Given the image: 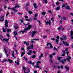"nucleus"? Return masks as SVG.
I'll return each instance as SVG.
<instances>
[{
	"mask_svg": "<svg viewBox=\"0 0 73 73\" xmlns=\"http://www.w3.org/2000/svg\"><path fill=\"white\" fill-rule=\"evenodd\" d=\"M30 47H31V49H33V44L31 45Z\"/></svg>",
	"mask_w": 73,
	"mask_h": 73,
	"instance_id": "39",
	"label": "nucleus"
},
{
	"mask_svg": "<svg viewBox=\"0 0 73 73\" xmlns=\"http://www.w3.org/2000/svg\"><path fill=\"white\" fill-rule=\"evenodd\" d=\"M12 56L13 57H14V58H15V55H14V54H13L12 55Z\"/></svg>",
	"mask_w": 73,
	"mask_h": 73,
	"instance_id": "59",
	"label": "nucleus"
},
{
	"mask_svg": "<svg viewBox=\"0 0 73 73\" xmlns=\"http://www.w3.org/2000/svg\"><path fill=\"white\" fill-rule=\"evenodd\" d=\"M49 45H50V47H47V48H48V49H50V48H53V46L52 45V43H51L48 42L46 44V46H48Z\"/></svg>",
	"mask_w": 73,
	"mask_h": 73,
	"instance_id": "6",
	"label": "nucleus"
},
{
	"mask_svg": "<svg viewBox=\"0 0 73 73\" xmlns=\"http://www.w3.org/2000/svg\"><path fill=\"white\" fill-rule=\"evenodd\" d=\"M66 53L68 56V58H66V59L67 60H68V61H70V59H71V57H70V56H69L68 55V54H69V51H67Z\"/></svg>",
	"mask_w": 73,
	"mask_h": 73,
	"instance_id": "5",
	"label": "nucleus"
},
{
	"mask_svg": "<svg viewBox=\"0 0 73 73\" xmlns=\"http://www.w3.org/2000/svg\"><path fill=\"white\" fill-rule=\"evenodd\" d=\"M50 61L51 62L52 64L53 63V62H52V59H50Z\"/></svg>",
	"mask_w": 73,
	"mask_h": 73,
	"instance_id": "58",
	"label": "nucleus"
},
{
	"mask_svg": "<svg viewBox=\"0 0 73 73\" xmlns=\"http://www.w3.org/2000/svg\"><path fill=\"white\" fill-rule=\"evenodd\" d=\"M14 28L15 29H18V28H19L17 27H14Z\"/></svg>",
	"mask_w": 73,
	"mask_h": 73,
	"instance_id": "43",
	"label": "nucleus"
},
{
	"mask_svg": "<svg viewBox=\"0 0 73 73\" xmlns=\"http://www.w3.org/2000/svg\"><path fill=\"white\" fill-rule=\"evenodd\" d=\"M29 13V14L30 15H31V14H32V11H29L28 12Z\"/></svg>",
	"mask_w": 73,
	"mask_h": 73,
	"instance_id": "31",
	"label": "nucleus"
},
{
	"mask_svg": "<svg viewBox=\"0 0 73 73\" xmlns=\"http://www.w3.org/2000/svg\"><path fill=\"white\" fill-rule=\"evenodd\" d=\"M43 1H44L45 3L46 4H47V3H48V2L47 1V0H43Z\"/></svg>",
	"mask_w": 73,
	"mask_h": 73,
	"instance_id": "33",
	"label": "nucleus"
},
{
	"mask_svg": "<svg viewBox=\"0 0 73 73\" xmlns=\"http://www.w3.org/2000/svg\"><path fill=\"white\" fill-rule=\"evenodd\" d=\"M3 62H5V61H7V59H3Z\"/></svg>",
	"mask_w": 73,
	"mask_h": 73,
	"instance_id": "38",
	"label": "nucleus"
},
{
	"mask_svg": "<svg viewBox=\"0 0 73 73\" xmlns=\"http://www.w3.org/2000/svg\"><path fill=\"white\" fill-rule=\"evenodd\" d=\"M53 55L52 54H51L49 55V57L50 58H52L53 57V56H52Z\"/></svg>",
	"mask_w": 73,
	"mask_h": 73,
	"instance_id": "41",
	"label": "nucleus"
},
{
	"mask_svg": "<svg viewBox=\"0 0 73 73\" xmlns=\"http://www.w3.org/2000/svg\"><path fill=\"white\" fill-rule=\"evenodd\" d=\"M34 73H37V71H36V70H35V71H34Z\"/></svg>",
	"mask_w": 73,
	"mask_h": 73,
	"instance_id": "64",
	"label": "nucleus"
},
{
	"mask_svg": "<svg viewBox=\"0 0 73 73\" xmlns=\"http://www.w3.org/2000/svg\"><path fill=\"white\" fill-rule=\"evenodd\" d=\"M37 20V18H36V17H34L33 20Z\"/></svg>",
	"mask_w": 73,
	"mask_h": 73,
	"instance_id": "54",
	"label": "nucleus"
},
{
	"mask_svg": "<svg viewBox=\"0 0 73 73\" xmlns=\"http://www.w3.org/2000/svg\"><path fill=\"white\" fill-rule=\"evenodd\" d=\"M24 44H26V45H29V43L26 42V41L24 42Z\"/></svg>",
	"mask_w": 73,
	"mask_h": 73,
	"instance_id": "17",
	"label": "nucleus"
},
{
	"mask_svg": "<svg viewBox=\"0 0 73 73\" xmlns=\"http://www.w3.org/2000/svg\"><path fill=\"white\" fill-rule=\"evenodd\" d=\"M31 46L27 48V49H31Z\"/></svg>",
	"mask_w": 73,
	"mask_h": 73,
	"instance_id": "47",
	"label": "nucleus"
},
{
	"mask_svg": "<svg viewBox=\"0 0 73 73\" xmlns=\"http://www.w3.org/2000/svg\"><path fill=\"white\" fill-rule=\"evenodd\" d=\"M27 54H28V55H31L32 54L31 53H30V52H27Z\"/></svg>",
	"mask_w": 73,
	"mask_h": 73,
	"instance_id": "44",
	"label": "nucleus"
},
{
	"mask_svg": "<svg viewBox=\"0 0 73 73\" xmlns=\"http://www.w3.org/2000/svg\"><path fill=\"white\" fill-rule=\"evenodd\" d=\"M66 18L65 17H63V20H66Z\"/></svg>",
	"mask_w": 73,
	"mask_h": 73,
	"instance_id": "42",
	"label": "nucleus"
},
{
	"mask_svg": "<svg viewBox=\"0 0 73 73\" xmlns=\"http://www.w3.org/2000/svg\"><path fill=\"white\" fill-rule=\"evenodd\" d=\"M25 69H26V67H23V69L24 70V72H25Z\"/></svg>",
	"mask_w": 73,
	"mask_h": 73,
	"instance_id": "34",
	"label": "nucleus"
},
{
	"mask_svg": "<svg viewBox=\"0 0 73 73\" xmlns=\"http://www.w3.org/2000/svg\"><path fill=\"white\" fill-rule=\"evenodd\" d=\"M56 5H59V4H60V3H59V2H57L56 3Z\"/></svg>",
	"mask_w": 73,
	"mask_h": 73,
	"instance_id": "36",
	"label": "nucleus"
},
{
	"mask_svg": "<svg viewBox=\"0 0 73 73\" xmlns=\"http://www.w3.org/2000/svg\"><path fill=\"white\" fill-rule=\"evenodd\" d=\"M33 5H34V7L35 8V9H36V8H37V7L36 6V4L34 3V4Z\"/></svg>",
	"mask_w": 73,
	"mask_h": 73,
	"instance_id": "20",
	"label": "nucleus"
},
{
	"mask_svg": "<svg viewBox=\"0 0 73 73\" xmlns=\"http://www.w3.org/2000/svg\"><path fill=\"white\" fill-rule=\"evenodd\" d=\"M14 37L15 38L16 40H17V37H16V36H14Z\"/></svg>",
	"mask_w": 73,
	"mask_h": 73,
	"instance_id": "50",
	"label": "nucleus"
},
{
	"mask_svg": "<svg viewBox=\"0 0 73 73\" xmlns=\"http://www.w3.org/2000/svg\"><path fill=\"white\" fill-rule=\"evenodd\" d=\"M20 64V63H19V62L17 61V64L18 65Z\"/></svg>",
	"mask_w": 73,
	"mask_h": 73,
	"instance_id": "46",
	"label": "nucleus"
},
{
	"mask_svg": "<svg viewBox=\"0 0 73 73\" xmlns=\"http://www.w3.org/2000/svg\"><path fill=\"white\" fill-rule=\"evenodd\" d=\"M70 36H71V37H70V38H71V39H73V36H72L73 35V31H70Z\"/></svg>",
	"mask_w": 73,
	"mask_h": 73,
	"instance_id": "11",
	"label": "nucleus"
},
{
	"mask_svg": "<svg viewBox=\"0 0 73 73\" xmlns=\"http://www.w3.org/2000/svg\"><path fill=\"white\" fill-rule=\"evenodd\" d=\"M0 36L1 37L0 39L2 41H6V42H8V41L9 40V39H7L6 38L3 37V36H1V35L0 34Z\"/></svg>",
	"mask_w": 73,
	"mask_h": 73,
	"instance_id": "4",
	"label": "nucleus"
},
{
	"mask_svg": "<svg viewBox=\"0 0 73 73\" xmlns=\"http://www.w3.org/2000/svg\"><path fill=\"white\" fill-rule=\"evenodd\" d=\"M61 40H66V36H62V38H60Z\"/></svg>",
	"mask_w": 73,
	"mask_h": 73,
	"instance_id": "13",
	"label": "nucleus"
},
{
	"mask_svg": "<svg viewBox=\"0 0 73 73\" xmlns=\"http://www.w3.org/2000/svg\"><path fill=\"white\" fill-rule=\"evenodd\" d=\"M37 14H36L35 15V16H34V17H37Z\"/></svg>",
	"mask_w": 73,
	"mask_h": 73,
	"instance_id": "62",
	"label": "nucleus"
},
{
	"mask_svg": "<svg viewBox=\"0 0 73 73\" xmlns=\"http://www.w3.org/2000/svg\"><path fill=\"white\" fill-rule=\"evenodd\" d=\"M33 40H34V39L31 40V43H32V44H33V43H34V41H33Z\"/></svg>",
	"mask_w": 73,
	"mask_h": 73,
	"instance_id": "35",
	"label": "nucleus"
},
{
	"mask_svg": "<svg viewBox=\"0 0 73 73\" xmlns=\"http://www.w3.org/2000/svg\"><path fill=\"white\" fill-rule=\"evenodd\" d=\"M60 9V7H57V8L56 9V11H58Z\"/></svg>",
	"mask_w": 73,
	"mask_h": 73,
	"instance_id": "21",
	"label": "nucleus"
},
{
	"mask_svg": "<svg viewBox=\"0 0 73 73\" xmlns=\"http://www.w3.org/2000/svg\"><path fill=\"white\" fill-rule=\"evenodd\" d=\"M4 51L5 52L6 55L7 57H8V56H9V54H7V50H6V49H5V48L4 49Z\"/></svg>",
	"mask_w": 73,
	"mask_h": 73,
	"instance_id": "14",
	"label": "nucleus"
},
{
	"mask_svg": "<svg viewBox=\"0 0 73 73\" xmlns=\"http://www.w3.org/2000/svg\"><path fill=\"white\" fill-rule=\"evenodd\" d=\"M54 49L55 50H57V49L55 47H54Z\"/></svg>",
	"mask_w": 73,
	"mask_h": 73,
	"instance_id": "45",
	"label": "nucleus"
},
{
	"mask_svg": "<svg viewBox=\"0 0 73 73\" xmlns=\"http://www.w3.org/2000/svg\"><path fill=\"white\" fill-rule=\"evenodd\" d=\"M17 14L19 15H23V13H17Z\"/></svg>",
	"mask_w": 73,
	"mask_h": 73,
	"instance_id": "40",
	"label": "nucleus"
},
{
	"mask_svg": "<svg viewBox=\"0 0 73 73\" xmlns=\"http://www.w3.org/2000/svg\"><path fill=\"white\" fill-rule=\"evenodd\" d=\"M42 15H43V16H44L45 15V12H43L42 13Z\"/></svg>",
	"mask_w": 73,
	"mask_h": 73,
	"instance_id": "37",
	"label": "nucleus"
},
{
	"mask_svg": "<svg viewBox=\"0 0 73 73\" xmlns=\"http://www.w3.org/2000/svg\"><path fill=\"white\" fill-rule=\"evenodd\" d=\"M58 38H57L55 42H56V44H58Z\"/></svg>",
	"mask_w": 73,
	"mask_h": 73,
	"instance_id": "18",
	"label": "nucleus"
},
{
	"mask_svg": "<svg viewBox=\"0 0 73 73\" xmlns=\"http://www.w3.org/2000/svg\"><path fill=\"white\" fill-rule=\"evenodd\" d=\"M8 20H5V27H8Z\"/></svg>",
	"mask_w": 73,
	"mask_h": 73,
	"instance_id": "10",
	"label": "nucleus"
},
{
	"mask_svg": "<svg viewBox=\"0 0 73 73\" xmlns=\"http://www.w3.org/2000/svg\"><path fill=\"white\" fill-rule=\"evenodd\" d=\"M36 33H37V32L35 31H33L31 32V35L32 36L31 37H34L35 34H36Z\"/></svg>",
	"mask_w": 73,
	"mask_h": 73,
	"instance_id": "7",
	"label": "nucleus"
},
{
	"mask_svg": "<svg viewBox=\"0 0 73 73\" xmlns=\"http://www.w3.org/2000/svg\"><path fill=\"white\" fill-rule=\"evenodd\" d=\"M14 36H15L18 35V34H17V31H14Z\"/></svg>",
	"mask_w": 73,
	"mask_h": 73,
	"instance_id": "15",
	"label": "nucleus"
},
{
	"mask_svg": "<svg viewBox=\"0 0 73 73\" xmlns=\"http://www.w3.org/2000/svg\"><path fill=\"white\" fill-rule=\"evenodd\" d=\"M25 54V52H22L21 54V57H22L23 56V54Z\"/></svg>",
	"mask_w": 73,
	"mask_h": 73,
	"instance_id": "25",
	"label": "nucleus"
},
{
	"mask_svg": "<svg viewBox=\"0 0 73 73\" xmlns=\"http://www.w3.org/2000/svg\"><path fill=\"white\" fill-rule=\"evenodd\" d=\"M62 57H57V58H58V59L59 61L60 62H62V64H65V62H66V60L65 59H63V60H61V58ZM65 61V62H64Z\"/></svg>",
	"mask_w": 73,
	"mask_h": 73,
	"instance_id": "3",
	"label": "nucleus"
},
{
	"mask_svg": "<svg viewBox=\"0 0 73 73\" xmlns=\"http://www.w3.org/2000/svg\"><path fill=\"white\" fill-rule=\"evenodd\" d=\"M62 26H60V27H59L58 28V30L60 31V30L61 29H62Z\"/></svg>",
	"mask_w": 73,
	"mask_h": 73,
	"instance_id": "19",
	"label": "nucleus"
},
{
	"mask_svg": "<svg viewBox=\"0 0 73 73\" xmlns=\"http://www.w3.org/2000/svg\"><path fill=\"white\" fill-rule=\"evenodd\" d=\"M29 4L28 3H27L26 4V6H29Z\"/></svg>",
	"mask_w": 73,
	"mask_h": 73,
	"instance_id": "56",
	"label": "nucleus"
},
{
	"mask_svg": "<svg viewBox=\"0 0 73 73\" xmlns=\"http://www.w3.org/2000/svg\"><path fill=\"white\" fill-rule=\"evenodd\" d=\"M66 5V3H64V4L62 6V8H63Z\"/></svg>",
	"mask_w": 73,
	"mask_h": 73,
	"instance_id": "27",
	"label": "nucleus"
},
{
	"mask_svg": "<svg viewBox=\"0 0 73 73\" xmlns=\"http://www.w3.org/2000/svg\"><path fill=\"white\" fill-rule=\"evenodd\" d=\"M34 67H36L37 68H40V69H41V68H40V66H34Z\"/></svg>",
	"mask_w": 73,
	"mask_h": 73,
	"instance_id": "24",
	"label": "nucleus"
},
{
	"mask_svg": "<svg viewBox=\"0 0 73 73\" xmlns=\"http://www.w3.org/2000/svg\"><path fill=\"white\" fill-rule=\"evenodd\" d=\"M32 62L31 60H29L28 61V63L29 64H32Z\"/></svg>",
	"mask_w": 73,
	"mask_h": 73,
	"instance_id": "26",
	"label": "nucleus"
},
{
	"mask_svg": "<svg viewBox=\"0 0 73 73\" xmlns=\"http://www.w3.org/2000/svg\"><path fill=\"white\" fill-rule=\"evenodd\" d=\"M70 15H71L72 16H73V13H70Z\"/></svg>",
	"mask_w": 73,
	"mask_h": 73,
	"instance_id": "63",
	"label": "nucleus"
},
{
	"mask_svg": "<svg viewBox=\"0 0 73 73\" xmlns=\"http://www.w3.org/2000/svg\"><path fill=\"white\" fill-rule=\"evenodd\" d=\"M41 57H42L43 56H44V55H43V54L41 53Z\"/></svg>",
	"mask_w": 73,
	"mask_h": 73,
	"instance_id": "53",
	"label": "nucleus"
},
{
	"mask_svg": "<svg viewBox=\"0 0 73 73\" xmlns=\"http://www.w3.org/2000/svg\"><path fill=\"white\" fill-rule=\"evenodd\" d=\"M37 21L39 23V25H40V24H41V22H40V21H38V20H37Z\"/></svg>",
	"mask_w": 73,
	"mask_h": 73,
	"instance_id": "51",
	"label": "nucleus"
},
{
	"mask_svg": "<svg viewBox=\"0 0 73 73\" xmlns=\"http://www.w3.org/2000/svg\"><path fill=\"white\" fill-rule=\"evenodd\" d=\"M32 27V25H28V27L26 29H25V30H23V31L21 30V31L22 33H24V32H25L27 31H28V30H29V29H31Z\"/></svg>",
	"mask_w": 73,
	"mask_h": 73,
	"instance_id": "1",
	"label": "nucleus"
},
{
	"mask_svg": "<svg viewBox=\"0 0 73 73\" xmlns=\"http://www.w3.org/2000/svg\"><path fill=\"white\" fill-rule=\"evenodd\" d=\"M2 29L3 30V32H6V31L5 30V29L4 28H2Z\"/></svg>",
	"mask_w": 73,
	"mask_h": 73,
	"instance_id": "23",
	"label": "nucleus"
},
{
	"mask_svg": "<svg viewBox=\"0 0 73 73\" xmlns=\"http://www.w3.org/2000/svg\"><path fill=\"white\" fill-rule=\"evenodd\" d=\"M65 68L66 69L67 71H68L69 70V67L67 66H66L65 67Z\"/></svg>",
	"mask_w": 73,
	"mask_h": 73,
	"instance_id": "16",
	"label": "nucleus"
},
{
	"mask_svg": "<svg viewBox=\"0 0 73 73\" xmlns=\"http://www.w3.org/2000/svg\"><path fill=\"white\" fill-rule=\"evenodd\" d=\"M27 51H28V52H29V53H33L32 51L31 50H27Z\"/></svg>",
	"mask_w": 73,
	"mask_h": 73,
	"instance_id": "29",
	"label": "nucleus"
},
{
	"mask_svg": "<svg viewBox=\"0 0 73 73\" xmlns=\"http://www.w3.org/2000/svg\"><path fill=\"white\" fill-rule=\"evenodd\" d=\"M7 30L8 32H11V31L10 29H7Z\"/></svg>",
	"mask_w": 73,
	"mask_h": 73,
	"instance_id": "30",
	"label": "nucleus"
},
{
	"mask_svg": "<svg viewBox=\"0 0 73 73\" xmlns=\"http://www.w3.org/2000/svg\"><path fill=\"white\" fill-rule=\"evenodd\" d=\"M18 7V8H20V7H21L19 6V5H15V7L13 8H11V9L10 8V7H8V9H12V10H13V11H14V12H17V10H16V9H15V8H16L17 7Z\"/></svg>",
	"mask_w": 73,
	"mask_h": 73,
	"instance_id": "2",
	"label": "nucleus"
},
{
	"mask_svg": "<svg viewBox=\"0 0 73 73\" xmlns=\"http://www.w3.org/2000/svg\"><path fill=\"white\" fill-rule=\"evenodd\" d=\"M66 9H70V7H69V6H67L66 7Z\"/></svg>",
	"mask_w": 73,
	"mask_h": 73,
	"instance_id": "22",
	"label": "nucleus"
},
{
	"mask_svg": "<svg viewBox=\"0 0 73 73\" xmlns=\"http://www.w3.org/2000/svg\"><path fill=\"white\" fill-rule=\"evenodd\" d=\"M48 12H49V13H52V11L50 10L48 11Z\"/></svg>",
	"mask_w": 73,
	"mask_h": 73,
	"instance_id": "61",
	"label": "nucleus"
},
{
	"mask_svg": "<svg viewBox=\"0 0 73 73\" xmlns=\"http://www.w3.org/2000/svg\"><path fill=\"white\" fill-rule=\"evenodd\" d=\"M6 35H7V36H8V37H10V36L9 35V34H7Z\"/></svg>",
	"mask_w": 73,
	"mask_h": 73,
	"instance_id": "55",
	"label": "nucleus"
},
{
	"mask_svg": "<svg viewBox=\"0 0 73 73\" xmlns=\"http://www.w3.org/2000/svg\"><path fill=\"white\" fill-rule=\"evenodd\" d=\"M36 57V55H34L33 56L31 57V58H35Z\"/></svg>",
	"mask_w": 73,
	"mask_h": 73,
	"instance_id": "28",
	"label": "nucleus"
},
{
	"mask_svg": "<svg viewBox=\"0 0 73 73\" xmlns=\"http://www.w3.org/2000/svg\"><path fill=\"white\" fill-rule=\"evenodd\" d=\"M52 55V56H55V55H56V52H54V53Z\"/></svg>",
	"mask_w": 73,
	"mask_h": 73,
	"instance_id": "52",
	"label": "nucleus"
},
{
	"mask_svg": "<svg viewBox=\"0 0 73 73\" xmlns=\"http://www.w3.org/2000/svg\"><path fill=\"white\" fill-rule=\"evenodd\" d=\"M9 15V13L7 12V13L6 14V17H7Z\"/></svg>",
	"mask_w": 73,
	"mask_h": 73,
	"instance_id": "48",
	"label": "nucleus"
},
{
	"mask_svg": "<svg viewBox=\"0 0 73 73\" xmlns=\"http://www.w3.org/2000/svg\"><path fill=\"white\" fill-rule=\"evenodd\" d=\"M52 40H55V39L54 38H51Z\"/></svg>",
	"mask_w": 73,
	"mask_h": 73,
	"instance_id": "57",
	"label": "nucleus"
},
{
	"mask_svg": "<svg viewBox=\"0 0 73 73\" xmlns=\"http://www.w3.org/2000/svg\"><path fill=\"white\" fill-rule=\"evenodd\" d=\"M37 63H38V64H40L41 63V61H38Z\"/></svg>",
	"mask_w": 73,
	"mask_h": 73,
	"instance_id": "60",
	"label": "nucleus"
},
{
	"mask_svg": "<svg viewBox=\"0 0 73 73\" xmlns=\"http://www.w3.org/2000/svg\"><path fill=\"white\" fill-rule=\"evenodd\" d=\"M46 32H47V33H49V30H47L46 31Z\"/></svg>",
	"mask_w": 73,
	"mask_h": 73,
	"instance_id": "49",
	"label": "nucleus"
},
{
	"mask_svg": "<svg viewBox=\"0 0 73 73\" xmlns=\"http://www.w3.org/2000/svg\"><path fill=\"white\" fill-rule=\"evenodd\" d=\"M4 16H2L0 17V21H4Z\"/></svg>",
	"mask_w": 73,
	"mask_h": 73,
	"instance_id": "8",
	"label": "nucleus"
},
{
	"mask_svg": "<svg viewBox=\"0 0 73 73\" xmlns=\"http://www.w3.org/2000/svg\"><path fill=\"white\" fill-rule=\"evenodd\" d=\"M63 44H64V45H65L66 46H69V44H68V42H65V41H64L63 42Z\"/></svg>",
	"mask_w": 73,
	"mask_h": 73,
	"instance_id": "12",
	"label": "nucleus"
},
{
	"mask_svg": "<svg viewBox=\"0 0 73 73\" xmlns=\"http://www.w3.org/2000/svg\"><path fill=\"white\" fill-rule=\"evenodd\" d=\"M8 61H9V62H12V60H10V59H8Z\"/></svg>",
	"mask_w": 73,
	"mask_h": 73,
	"instance_id": "32",
	"label": "nucleus"
},
{
	"mask_svg": "<svg viewBox=\"0 0 73 73\" xmlns=\"http://www.w3.org/2000/svg\"><path fill=\"white\" fill-rule=\"evenodd\" d=\"M45 23L47 25H48V24L49 25L51 24V21H50V20H49V21H45Z\"/></svg>",
	"mask_w": 73,
	"mask_h": 73,
	"instance_id": "9",
	"label": "nucleus"
}]
</instances>
